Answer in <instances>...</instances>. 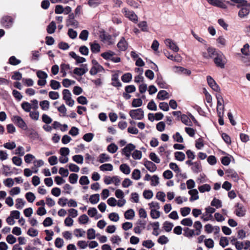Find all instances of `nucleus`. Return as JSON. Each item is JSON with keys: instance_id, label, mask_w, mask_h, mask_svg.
Segmentation results:
<instances>
[{"instance_id": "f257e3e1", "label": "nucleus", "mask_w": 250, "mask_h": 250, "mask_svg": "<svg viewBox=\"0 0 250 250\" xmlns=\"http://www.w3.org/2000/svg\"><path fill=\"white\" fill-rule=\"evenodd\" d=\"M213 61L217 67L221 68H225L226 62L225 61V57L222 52H219L217 56L214 57Z\"/></svg>"}, {"instance_id": "f03ea898", "label": "nucleus", "mask_w": 250, "mask_h": 250, "mask_svg": "<svg viewBox=\"0 0 250 250\" xmlns=\"http://www.w3.org/2000/svg\"><path fill=\"white\" fill-rule=\"evenodd\" d=\"M14 22V19L10 16H3L0 21V23L2 27L6 29L11 28Z\"/></svg>"}, {"instance_id": "7ed1b4c3", "label": "nucleus", "mask_w": 250, "mask_h": 250, "mask_svg": "<svg viewBox=\"0 0 250 250\" xmlns=\"http://www.w3.org/2000/svg\"><path fill=\"white\" fill-rule=\"evenodd\" d=\"M129 114L134 120H141L144 118V112L142 108L130 110Z\"/></svg>"}, {"instance_id": "20e7f679", "label": "nucleus", "mask_w": 250, "mask_h": 250, "mask_svg": "<svg viewBox=\"0 0 250 250\" xmlns=\"http://www.w3.org/2000/svg\"><path fill=\"white\" fill-rule=\"evenodd\" d=\"M122 11V13L124 14L125 16L128 18L129 20L135 23H136L138 22V16L134 11L129 10L126 8H123Z\"/></svg>"}, {"instance_id": "39448f33", "label": "nucleus", "mask_w": 250, "mask_h": 250, "mask_svg": "<svg viewBox=\"0 0 250 250\" xmlns=\"http://www.w3.org/2000/svg\"><path fill=\"white\" fill-rule=\"evenodd\" d=\"M12 120L19 127L23 130H26L27 129V125L21 117L17 115L13 116Z\"/></svg>"}, {"instance_id": "423d86ee", "label": "nucleus", "mask_w": 250, "mask_h": 250, "mask_svg": "<svg viewBox=\"0 0 250 250\" xmlns=\"http://www.w3.org/2000/svg\"><path fill=\"white\" fill-rule=\"evenodd\" d=\"M135 146L132 143H129L122 149V154L125 155L127 160H129L131 154V151L134 150Z\"/></svg>"}, {"instance_id": "0eeeda50", "label": "nucleus", "mask_w": 250, "mask_h": 250, "mask_svg": "<svg viewBox=\"0 0 250 250\" xmlns=\"http://www.w3.org/2000/svg\"><path fill=\"white\" fill-rule=\"evenodd\" d=\"M207 81L208 85L213 90L216 92L220 91V87L210 76H208L207 77Z\"/></svg>"}, {"instance_id": "6e6552de", "label": "nucleus", "mask_w": 250, "mask_h": 250, "mask_svg": "<svg viewBox=\"0 0 250 250\" xmlns=\"http://www.w3.org/2000/svg\"><path fill=\"white\" fill-rule=\"evenodd\" d=\"M81 67H76L73 70L74 74L78 76H81L86 73L88 69L87 64H82L81 65Z\"/></svg>"}, {"instance_id": "1a4fd4ad", "label": "nucleus", "mask_w": 250, "mask_h": 250, "mask_svg": "<svg viewBox=\"0 0 250 250\" xmlns=\"http://www.w3.org/2000/svg\"><path fill=\"white\" fill-rule=\"evenodd\" d=\"M144 165L146 168L151 172H154L157 169V166L152 161H148L146 159L144 160Z\"/></svg>"}, {"instance_id": "9d476101", "label": "nucleus", "mask_w": 250, "mask_h": 250, "mask_svg": "<svg viewBox=\"0 0 250 250\" xmlns=\"http://www.w3.org/2000/svg\"><path fill=\"white\" fill-rule=\"evenodd\" d=\"M233 244L235 245L236 248L238 250L242 249H247L250 246V242L247 241L245 242L236 241L233 242Z\"/></svg>"}, {"instance_id": "9b49d317", "label": "nucleus", "mask_w": 250, "mask_h": 250, "mask_svg": "<svg viewBox=\"0 0 250 250\" xmlns=\"http://www.w3.org/2000/svg\"><path fill=\"white\" fill-rule=\"evenodd\" d=\"M165 43L170 49L175 52H177L179 51V47L171 39H167L165 41Z\"/></svg>"}, {"instance_id": "f8f14e48", "label": "nucleus", "mask_w": 250, "mask_h": 250, "mask_svg": "<svg viewBox=\"0 0 250 250\" xmlns=\"http://www.w3.org/2000/svg\"><path fill=\"white\" fill-rule=\"evenodd\" d=\"M173 68L175 69L174 72L177 74H184L187 76L191 74V71L187 68H185L182 66H175Z\"/></svg>"}, {"instance_id": "ddd939ff", "label": "nucleus", "mask_w": 250, "mask_h": 250, "mask_svg": "<svg viewBox=\"0 0 250 250\" xmlns=\"http://www.w3.org/2000/svg\"><path fill=\"white\" fill-rule=\"evenodd\" d=\"M207 2L211 5L222 8H226L227 6L221 0H207Z\"/></svg>"}, {"instance_id": "4468645a", "label": "nucleus", "mask_w": 250, "mask_h": 250, "mask_svg": "<svg viewBox=\"0 0 250 250\" xmlns=\"http://www.w3.org/2000/svg\"><path fill=\"white\" fill-rule=\"evenodd\" d=\"M118 48L121 51H125L127 48V43L124 37H122L117 45Z\"/></svg>"}, {"instance_id": "2eb2a0df", "label": "nucleus", "mask_w": 250, "mask_h": 250, "mask_svg": "<svg viewBox=\"0 0 250 250\" xmlns=\"http://www.w3.org/2000/svg\"><path fill=\"white\" fill-rule=\"evenodd\" d=\"M188 194L190 195L189 201L193 202V201L198 200L199 199L198 191L196 189H192L189 190L188 192Z\"/></svg>"}, {"instance_id": "dca6fc26", "label": "nucleus", "mask_w": 250, "mask_h": 250, "mask_svg": "<svg viewBox=\"0 0 250 250\" xmlns=\"http://www.w3.org/2000/svg\"><path fill=\"white\" fill-rule=\"evenodd\" d=\"M156 83L161 88H167L166 83L163 80L162 76L160 74H157Z\"/></svg>"}, {"instance_id": "f3484780", "label": "nucleus", "mask_w": 250, "mask_h": 250, "mask_svg": "<svg viewBox=\"0 0 250 250\" xmlns=\"http://www.w3.org/2000/svg\"><path fill=\"white\" fill-rule=\"evenodd\" d=\"M207 51L208 54V57L209 58H214L215 57L217 56V54L220 51L216 50L215 48L212 47H209L207 49Z\"/></svg>"}, {"instance_id": "a211bd4d", "label": "nucleus", "mask_w": 250, "mask_h": 250, "mask_svg": "<svg viewBox=\"0 0 250 250\" xmlns=\"http://www.w3.org/2000/svg\"><path fill=\"white\" fill-rule=\"evenodd\" d=\"M157 98L160 100L168 99L169 98L168 93L165 90H161L157 94Z\"/></svg>"}, {"instance_id": "6ab92c4d", "label": "nucleus", "mask_w": 250, "mask_h": 250, "mask_svg": "<svg viewBox=\"0 0 250 250\" xmlns=\"http://www.w3.org/2000/svg\"><path fill=\"white\" fill-rule=\"evenodd\" d=\"M100 38L102 42L108 41L109 44H112L113 43L110 42V40L112 39V36L110 35H106L104 31L101 33Z\"/></svg>"}, {"instance_id": "aec40b11", "label": "nucleus", "mask_w": 250, "mask_h": 250, "mask_svg": "<svg viewBox=\"0 0 250 250\" xmlns=\"http://www.w3.org/2000/svg\"><path fill=\"white\" fill-rule=\"evenodd\" d=\"M181 122L186 125L190 126L192 125V122L188 115L187 116L186 114H182L181 115Z\"/></svg>"}, {"instance_id": "412c9836", "label": "nucleus", "mask_w": 250, "mask_h": 250, "mask_svg": "<svg viewBox=\"0 0 250 250\" xmlns=\"http://www.w3.org/2000/svg\"><path fill=\"white\" fill-rule=\"evenodd\" d=\"M60 72L62 73V77H65L66 76V71L70 68V65L68 63H62L60 65Z\"/></svg>"}, {"instance_id": "4be33fe9", "label": "nucleus", "mask_w": 250, "mask_h": 250, "mask_svg": "<svg viewBox=\"0 0 250 250\" xmlns=\"http://www.w3.org/2000/svg\"><path fill=\"white\" fill-rule=\"evenodd\" d=\"M241 9L238 12V16L240 18H244L248 15L250 13V10L246 6H242Z\"/></svg>"}, {"instance_id": "5701e85b", "label": "nucleus", "mask_w": 250, "mask_h": 250, "mask_svg": "<svg viewBox=\"0 0 250 250\" xmlns=\"http://www.w3.org/2000/svg\"><path fill=\"white\" fill-rule=\"evenodd\" d=\"M191 169L194 173H198L202 170V166L199 161L194 162L193 166L191 167Z\"/></svg>"}, {"instance_id": "b1692460", "label": "nucleus", "mask_w": 250, "mask_h": 250, "mask_svg": "<svg viewBox=\"0 0 250 250\" xmlns=\"http://www.w3.org/2000/svg\"><path fill=\"white\" fill-rule=\"evenodd\" d=\"M124 216L126 219L131 220L135 216V212L133 209H128L125 212Z\"/></svg>"}, {"instance_id": "393cba45", "label": "nucleus", "mask_w": 250, "mask_h": 250, "mask_svg": "<svg viewBox=\"0 0 250 250\" xmlns=\"http://www.w3.org/2000/svg\"><path fill=\"white\" fill-rule=\"evenodd\" d=\"M56 29V23L54 21H52L47 26V32L48 34H53Z\"/></svg>"}, {"instance_id": "a878e982", "label": "nucleus", "mask_w": 250, "mask_h": 250, "mask_svg": "<svg viewBox=\"0 0 250 250\" xmlns=\"http://www.w3.org/2000/svg\"><path fill=\"white\" fill-rule=\"evenodd\" d=\"M132 78V74L129 73H125L122 75L121 77V80L125 83H129L130 82H131Z\"/></svg>"}, {"instance_id": "bb28decb", "label": "nucleus", "mask_w": 250, "mask_h": 250, "mask_svg": "<svg viewBox=\"0 0 250 250\" xmlns=\"http://www.w3.org/2000/svg\"><path fill=\"white\" fill-rule=\"evenodd\" d=\"M120 170L125 174L128 175L130 172V168L126 164H123L120 166Z\"/></svg>"}, {"instance_id": "cd10ccee", "label": "nucleus", "mask_w": 250, "mask_h": 250, "mask_svg": "<svg viewBox=\"0 0 250 250\" xmlns=\"http://www.w3.org/2000/svg\"><path fill=\"white\" fill-rule=\"evenodd\" d=\"M100 45L99 43L94 42L90 43V49L92 53H97L100 51Z\"/></svg>"}, {"instance_id": "c85d7f7f", "label": "nucleus", "mask_w": 250, "mask_h": 250, "mask_svg": "<svg viewBox=\"0 0 250 250\" xmlns=\"http://www.w3.org/2000/svg\"><path fill=\"white\" fill-rule=\"evenodd\" d=\"M235 207H236L238 209L236 210V214L237 216L239 217L244 216L245 213L243 212V206L242 204L238 203L236 204Z\"/></svg>"}, {"instance_id": "c756f323", "label": "nucleus", "mask_w": 250, "mask_h": 250, "mask_svg": "<svg viewBox=\"0 0 250 250\" xmlns=\"http://www.w3.org/2000/svg\"><path fill=\"white\" fill-rule=\"evenodd\" d=\"M173 227V224L168 221H165L163 225V229L167 232H170Z\"/></svg>"}, {"instance_id": "7c9ffc66", "label": "nucleus", "mask_w": 250, "mask_h": 250, "mask_svg": "<svg viewBox=\"0 0 250 250\" xmlns=\"http://www.w3.org/2000/svg\"><path fill=\"white\" fill-rule=\"evenodd\" d=\"M150 225L152 226L153 229L152 234H159L161 231L159 228V223L158 222H155L150 224Z\"/></svg>"}, {"instance_id": "2f4dec72", "label": "nucleus", "mask_w": 250, "mask_h": 250, "mask_svg": "<svg viewBox=\"0 0 250 250\" xmlns=\"http://www.w3.org/2000/svg\"><path fill=\"white\" fill-rule=\"evenodd\" d=\"M140 70V74L137 75L134 77V82L136 83H139L140 82H143L144 80V77L142 76L143 73V69L140 68H136V70Z\"/></svg>"}, {"instance_id": "473e14b6", "label": "nucleus", "mask_w": 250, "mask_h": 250, "mask_svg": "<svg viewBox=\"0 0 250 250\" xmlns=\"http://www.w3.org/2000/svg\"><path fill=\"white\" fill-rule=\"evenodd\" d=\"M113 166L109 163H106L102 165L100 167V169L101 171H112L113 170Z\"/></svg>"}, {"instance_id": "72a5a7b5", "label": "nucleus", "mask_w": 250, "mask_h": 250, "mask_svg": "<svg viewBox=\"0 0 250 250\" xmlns=\"http://www.w3.org/2000/svg\"><path fill=\"white\" fill-rule=\"evenodd\" d=\"M100 200V195L98 193L92 194L90 196L89 202L92 204H97Z\"/></svg>"}, {"instance_id": "f704fd0d", "label": "nucleus", "mask_w": 250, "mask_h": 250, "mask_svg": "<svg viewBox=\"0 0 250 250\" xmlns=\"http://www.w3.org/2000/svg\"><path fill=\"white\" fill-rule=\"evenodd\" d=\"M175 159L179 161H183L185 159V154L181 151H176L174 153Z\"/></svg>"}, {"instance_id": "c9c22d12", "label": "nucleus", "mask_w": 250, "mask_h": 250, "mask_svg": "<svg viewBox=\"0 0 250 250\" xmlns=\"http://www.w3.org/2000/svg\"><path fill=\"white\" fill-rule=\"evenodd\" d=\"M50 86L54 90H57L61 86L60 82L55 80H51L50 81Z\"/></svg>"}, {"instance_id": "e433bc0d", "label": "nucleus", "mask_w": 250, "mask_h": 250, "mask_svg": "<svg viewBox=\"0 0 250 250\" xmlns=\"http://www.w3.org/2000/svg\"><path fill=\"white\" fill-rule=\"evenodd\" d=\"M198 188L201 193H204L206 191H209L211 189V187L209 185L205 184L199 186Z\"/></svg>"}, {"instance_id": "4c0bfd02", "label": "nucleus", "mask_w": 250, "mask_h": 250, "mask_svg": "<svg viewBox=\"0 0 250 250\" xmlns=\"http://www.w3.org/2000/svg\"><path fill=\"white\" fill-rule=\"evenodd\" d=\"M62 93L63 95L62 98L64 101H67L72 98V95L69 90L64 89L62 90Z\"/></svg>"}, {"instance_id": "58836bf2", "label": "nucleus", "mask_w": 250, "mask_h": 250, "mask_svg": "<svg viewBox=\"0 0 250 250\" xmlns=\"http://www.w3.org/2000/svg\"><path fill=\"white\" fill-rule=\"evenodd\" d=\"M126 3L134 8H138L139 6V3H141V1H138V0H126Z\"/></svg>"}, {"instance_id": "ea45409f", "label": "nucleus", "mask_w": 250, "mask_h": 250, "mask_svg": "<svg viewBox=\"0 0 250 250\" xmlns=\"http://www.w3.org/2000/svg\"><path fill=\"white\" fill-rule=\"evenodd\" d=\"M101 3L100 0H88L87 1V4L92 8L97 7Z\"/></svg>"}, {"instance_id": "a19ab883", "label": "nucleus", "mask_w": 250, "mask_h": 250, "mask_svg": "<svg viewBox=\"0 0 250 250\" xmlns=\"http://www.w3.org/2000/svg\"><path fill=\"white\" fill-rule=\"evenodd\" d=\"M131 175L132 179L136 180H138L141 178V171L138 169H135L132 171Z\"/></svg>"}, {"instance_id": "79ce46f5", "label": "nucleus", "mask_w": 250, "mask_h": 250, "mask_svg": "<svg viewBox=\"0 0 250 250\" xmlns=\"http://www.w3.org/2000/svg\"><path fill=\"white\" fill-rule=\"evenodd\" d=\"M230 158H233L232 156L229 155L226 156L222 157L221 158V162L222 164L224 166H228L231 161Z\"/></svg>"}, {"instance_id": "37998d69", "label": "nucleus", "mask_w": 250, "mask_h": 250, "mask_svg": "<svg viewBox=\"0 0 250 250\" xmlns=\"http://www.w3.org/2000/svg\"><path fill=\"white\" fill-rule=\"evenodd\" d=\"M72 160L79 164H82L83 162V157L82 155H75L72 157Z\"/></svg>"}, {"instance_id": "c03bdc74", "label": "nucleus", "mask_w": 250, "mask_h": 250, "mask_svg": "<svg viewBox=\"0 0 250 250\" xmlns=\"http://www.w3.org/2000/svg\"><path fill=\"white\" fill-rule=\"evenodd\" d=\"M15 207L17 209H21L24 206L25 202L21 198H18L16 200Z\"/></svg>"}, {"instance_id": "a18cd8bd", "label": "nucleus", "mask_w": 250, "mask_h": 250, "mask_svg": "<svg viewBox=\"0 0 250 250\" xmlns=\"http://www.w3.org/2000/svg\"><path fill=\"white\" fill-rule=\"evenodd\" d=\"M25 196L26 200L29 203H33L36 199L34 194L31 192H27Z\"/></svg>"}, {"instance_id": "49530a36", "label": "nucleus", "mask_w": 250, "mask_h": 250, "mask_svg": "<svg viewBox=\"0 0 250 250\" xmlns=\"http://www.w3.org/2000/svg\"><path fill=\"white\" fill-rule=\"evenodd\" d=\"M210 205L211 206L215 207L217 208H221L222 206L221 201L216 198L213 199L211 202Z\"/></svg>"}, {"instance_id": "de8ad7c7", "label": "nucleus", "mask_w": 250, "mask_h": 250, "mask_svg": "<svg viewBox=\"0 0 250 250\" xmlns=\"http://www.w3.org/2000/svg\"><path fill=\"white\" fill-rule=\"evenodd\" d=\"M118 149V146L114 143H111L107 147L108 152L111 153H115Z\"/></svg>"}, {"instance_id": "09e8293b", "label": "nucleus", "mask_w": 250, "mask_h": 250, "mask_svg": "<svg viewBox=\"0 0 250 250\" xmlns=\"http://www.w3.org/2000/svg\"><path fill=\"white\" fill-rule=\"evenodd\" d=\"M9 63L12 65H17L21 62V60L17 59L14 56L10 57L8 60Z\"/></svg>"}, {"instance_id": "8fccbe9b", "label": "nucleus", "mask_w": 250, "mask_h": 250, "mask_svg": "<svg viewBox=\"0 0 250 250\" xmlns=\"http://www.w3.org/2000/svg\"><path fill=\"white\" fill-rule=\"evenodd\" d=\"M49 102L47 100H43L40 103V105L43 110H48L49 108Z\"/></svg>"}, {"instance_id": "3c124183", "label": "nucleus", "mask_w": 250, "mask_h": 250, "mask_svg": "<svg viewBox=\"0 0 250 250\" xmlns=\"http://www.w3.org/2000/svg\"><path fill=\"white\" fill-rule=\"evenodd\" d=\"M143 104V101L141 99H134L132 102V106L133 107H138L141 106Z\"/></svg>"}, {"instance_id": "603ef678", "label": "nucleus", "mask_w": 250, "mask_h": 250, "mask_svg": "<svg viewBox=\"0 0 250 250\" xmlns=\"http://www.w3.org/2000/svg\"><path fill=\"white\" fill-rule=\"evenodd\" d=\"M181 224L184 226L191 227L193 224V222L190 218H186L181 221Z\"/></svg>"}, {"instance_id": "864d4df0", "label": "nucleus", "mask_w": 250, "mask_h": 250, "mask_svg": "<svg viewBox=\"0 0 250 250\" xmlns=\"http://www.w3.org/2000/svg\"><path fill=\"white\" fill-rule=\"evenodd\" d=\"M193 227L197 231L196 234H200L201 233V229L202 228V225L199 221L195 222Z\"/></svg>"}, {"instance_id": "5fc2aeb1", "label": "nucleus", "mask_w": 250, "mask_h": 250, "mask_svg": "<svg viewBox=\"0 0 250 250\" xmlns=\"http://www.w3.org/2000/svg\"><path fill=\"white\" fill-rule=\"evenodd\" d=\"M138 26L143 32H147V24L146 21H142L138 24Z\"/></svg>"}, {"instance_id": "6e6d98bb", "label": "nucleus", "mask_w": 250, "mask_h": 250, "mask_svg": "<svg viewBox=\"0 0 250 250\" xmlns=\"http://www.w3.org/2000/svg\"><path fill=\"white\" fill-rule=\"evenodd\" d=\"M66 25L67 27L71 26H73V27L76 28H78L79 26V22L77 20H75V19H74L70 21H66Z\"/></svg>"}, {"instance_id": "4d7b16f0", "label": "nucleus", "mask_w": 250, "mask_h": 250, "mask_svg": "<svg viewBox=\"0 0 250 250\" xmlns=\"http://www.w3.org/2000/svg\"><path fill=\"white\" fill-rule=\"evenodd\" d=\"M149 157L152 161L157 164H159L161 162L160 158L157 156V155L154 152L150 153Z\"/></svg>"}, {"instance_id": "13d9d810", "label": "nucleus", "mask_w": 250, "mask_h": 250, "mask_svg": "<svg viewBox=\"0 0 250 250\" xmlns=\"http://www.w3.org/2000/svg\"><path fill=\"white\" fill-rule=\"evenodd\" d=\"M78 175L76 173L70 174L69 176V181L72 184H76L78 181Z\"/></svg>"}, {"instance_id": "bf43d9fd", "label": "nucleus", "mask_w": 250, "mask_h": 250, "mask_svg": "<svg viewBox=\"0 0 250 250\" xmlns=\"http://www.w3.org/2000/svg\"><path fill=\"white\" fill-rule=\"evenodd\" d=\"M89 35V32L87 30H83L81 31L79 35V38L83 41H86Z\"/></svg>"}, {"instance_id": "052dcab7", "label": "nucleus", "mask_w": 250, "mask_h": 250, "mask_svg": "<svg viewBox=\"0 0 250 250\" xmlns=\"http://www.w3.org/2000/svg\"><path fill=\"white\" fill-rule=\"evenodd\" d=\"M142 153L141 151L135 150L132 154V156L134 160H140L141 159Z\"/></svg>"}, {"instance_id": "680f3d73", "label": "nucleus", "mask_w": 250, "mask_h": 250, "mask_svg": "<svg viewBox=\"0 0 250 250\" xmlns=\"http://www.w3.org/2000/svg\"><path fill=\"white\" fill-rule=\"evenodd\" d=\"M75 83V81L70 80L68 79H64L62 82L63 86L66 88L69 87L71 84H74Z\"/></svg>"}, {"instance_id": "e2e57ef3", "label": "nucleus", "mask_w": 250, "mask_h": 250, "mask_svg": "<svg viewBox=\"0 0 250 250\" xmlns=\"http://www.w3.org/2000/svg\"><path fill=\"white\" fill-rule=\"evenodd\" d=\"M21 107L26 112H30V110L31 108V104L27 102H23L21 104Z\"/></svg>"}, {"instance_id": "0e129e2a", "label": "nucleus", "mask_w": 250, "mask_h": 250, "mask_svg": "<svg viewBox=\"0 0 250 250\" xmlns=\"http://www.w3.org/2000/svg\"><path fill=\"white\" fill-rule=\"evenodd\" d=\"M94 136V134L93 133H87L83 136V139L87 142H90L92 140Z\"/></svg>"}, {"instance_id": "69168bd1", "label": "nucleus", "mask_w": 250, "mask_h": 250, "mask_svg": "<svg viewBox=\"0 0 250 250\" xmlns=\"http://www.w3.org/2000/svg\"><path fill=\"white\" fill-rule=\"evenodd\" d=\"M108 218L113 222H117L119 220V214L116 212H112L109 214Z\"/></svg>"}, {"instance_id": "338daca9", "label": "nucleus", "mask_w": 250, "mask_h": 250, "mask_svg": "<svg viewBox=\"0 0 250 250\" xmlns=\"http://www.w3.org/2000/svg\"><path fill=\"white\" fill-rule=\"evenodd\" d=\"M153 193L151 190H145L143 192V196L146 199H150L152 198Z\"/></svg>"}, {"instance_id": "774afa93", "label": "nucleus", "mask_w": 250, "mask_h": 250, "mask_svg": "<svg viewBox=\"0 0 250 250\" xmlns=\"http://www.w3.org/2000/svg\"><path fill=\"white\" fill-rule=\"evenodd\" d=\"M88 220H89V218L85 214L81 215L79 217V223L81 224H85L86 223H87Z\"/></svg>"}]
</instances>
